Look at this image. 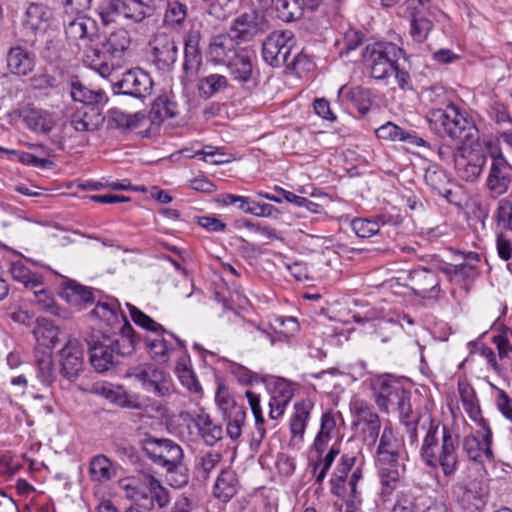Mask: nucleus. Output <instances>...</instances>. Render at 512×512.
<instances>
[{
	"label": "nucleus",
	"mask_w": 512,
	"mask_h": 512,
	"mask_svg": "<svg viewBox=\"0 0 512 512\" xmlns=\"http://www.w3.org/2000/svg\"><path fill=\"white\" fill-rule=\"evenodd\" d=\"M83 339L88 346L89 361L98 373H104L113 368L118 357L133 354L140 336L129 322L121 326L120 333L109 335L101 330L86 331Z\"/></svg>",
	"instance_id": "1"
},
{
	"label": "nucleus",
	"mask_w": 512,
	"mask_h": 512,
	"mask_svg": "<svg viewBox=\"0 0 512 512\" xmlns=\"http://www.w3.org/2000/svg\"><path fill=\"white\" fill-rule=\"evenodd\" d=\"M420 448V455L431 468H441L445 477L455 475L459 467V437L437 420L430 419Z\"/></svg>",
	"instance_id": "2"
},
{
	"label": "nucleus",
	"mask_w": 512,
	"mask_h": 512,
	"mask_svg": "<svg viewBox=\"0 0 512 512\" xmlns=\"http://www.w3.org/2000/svg\"><path fill=\"white\" fill-rule=\"evenodd\" d=\"M130 43L131 38L125 29L113 31L102 39L96 34L95 41L86 46L83 62L102 77H108L122 66Z\"/></svg>",
	"instance_id": "3"
},
{
	"label": "nucleus",
	"mask_w": 512,
	"mask_h": 512,
	"mask_svg": "<svg viewBox=\"0 0 512 512\" xmlns=\"http://www.w3.org/2000/svg\"><path fill=\"white\" fill-rule=\"evenodd\" d=\"M432 121L440 124L445 134L451 139L459 140L461 145H476L479 142V130L474 120L454 104L433 111Z\"/></svg>",
	"instance_id": "4"
},
{
	"label": "nucleus",
	"mask_w": 512,
	"mask_h": 512,
	"mask_svg": "<svg viewBox=\"0 0 512 512\" xmlns=\"http://www.w3.org/2000/svg\"><path fill=\"white\" fill-rule=\"evenodd\" d=\"M403 55V49L392 42H374L362 50L361 62L373 78L383 80L392 74Z\"/></svg>",
	"instance_id": "5"
},
{
	"label": "nucleus",
	"mask_w": 512,
	"mask_h": 512,
	"mask_svg": "<svg viewBox=\"0 0 512 512\" xmlns=\"http://www.w3.org/2000/svg\"><path fill=\"white\" fill-rule=\"evenodd\" d=\"M376 394V402L386 411H397L400 419L409 417L412 409L410 404V392L403 385L390 379H378L373 387Z\"/></svg>",
	"instance_id": "6"
},
{
	"label": "nucleus",
	"mask_w": 512,
	"mask_h": 512,
	"mask_svg": "<svg viewBox=\"0 0 512 512\" xmlns=\"http://www.w3.org/2000/svg\"><path fill=\"white\" fill-rule=\"evenodd\" d=\"M487 162V155L476 145H459L454 155V165L458 176L466 181L473 182L480 177Z\"/></svg>",
	"instance_id": "7"
},
{
	"label": "nucleus",
	"mask_w": 512,
	"mask_h": 512,
	"mask_svg": "<svg viewBox=\"0 0 512 512\" xmlns=\"http://www.w3.org/2000/svg\"><path fill=\"white\" fill-rule=\"evenodd\" d=\"M141 447L154 464L165 469L177 468L184 457L182 448L170 439L149 436L141 440Z\"/></svg>",
	"instance_id": "8"
},
{
	"label": "nucleus",
	"mask_w": 512,
	"mask_h": 512,
	"mask_svg": "<svg viewBox=\"0 0 512 512\" xmlns=\"http://www.w3.org/2000/svg\"><path fill=\"white\" fill-rule=\"evenodd\" d=\"M380 432V420L370 407L354 402V441L371 451Z\"/></svg>",
	"instance_id": "9"
},
{
	"label": "nucleus",
	"mask_w": 512,
	"mask_h": 512,
	"mask_svg": "<svg viewBox=\"0 0 512 512\" xmlns=\"http://www.w3.org/2000/svg\"><path fill=\"white\" fill-rule=\"evenodd\" d=\"M295 44L291 31H274L263 42L262 56L272 67L291 65L289 57Z\"/></svg>",
	"instance_id": "10"
},
{
	"label": "nucleus",
	"mask_w": 512,
	"mask_h": 512,
	"mask_svg": "<svg viewBox=\"0 0 512 512\" xmlns=\"http://www.w3.org/2000/svg\"><path fill=\"white\" fill-rule=\"evenodd\" d=\"M59 374L74 383L86 368L84 348L77 339H69L58 352Z\"/></svg>",
	"instance_id": "11"
},
{
	"label": "nucleus",
	"mask_w": 512,
	"mask_h": 512,
	"mask_svg": "<svg viewBox=\"0 0 512 512\" xmlns=\"http://www.w3.org/2000/svg\"><path fill=\"white\" fill-rule=\"evenodd\" d=\"M152 86L149 74L140 68H134L123 73L121 79L112 83V91L114 94L142 99L150 95Z\"/></svg>",
	"instance_id": "12"
},
{
	"label": "nucleus",
	"mask_w": 512,
	"mask_h": 512,
	"mask_svg": "<svg viewBox=\"0 0 512 512\" xmlns=\"http://www.w3.org/2000/svg\"><path fill=\"white\" fill-rule=\"evenodd\" d=\"M511 184L512 166L501 153L492 155L485 184L491 197L498 198L506 194Z\"/></svg>",
	"instance_id": "13"
},
{
	"label": "nucleus",
	"mask_w": 512,
	"mask_h": 512,
	"mask_svg": "<svg viewBox=\"0 0 512 512\" xmlns=\"http://www.w3.org/2000/svg\"><path fill=\"white\" fill-rule=\"evenodd\" d=\"M78 390L104 397L110 403L125 409H141L137 396L130 395L122 386L107 382H96L91 387L77 386Z\"/></svg>",
	"instance_id": "14"
},
{
	"label": "nucleus",
	"mask_w": 512,
	"mask_h": 512,
	"mask_svg": "<svg viewBox=\"0 0 512 512\" xmlns=\"http://www.w3.org/2000/svg\"><path fill=\"white\" fill-rule=\"evenodd\" d=\"M483 434L480 437L476 435H467L463 438L462 449L467 458L474 462L482 461V458L492 459V431L486 421H482Z\"/></svg>",
	"instance_id": "15"
},
{
	"label": "nucleus",
	"mask_w": 512,
	"mask_h": 512,
	"mask_svg": "<svg viewBox=\"0 0 512 512\" xmlns=\"http://www.w3.org/2000/svg\"><path fill=\"white\" fill-rule=\"evenodd\" d=\"M409 286L414 294L421 297H434L440 292V282L436 272L428 268H416L408 272Z\"/></svg>",
	"instance_id": "16"
},
{
	"label": "nucleus",
	"mask_w": 512,
	"mask_h": 512,
	"mask_svg": "<svg viewBox=\"0 0 512 512\" xmlns=\"http://www.w3.org/2000/svg\"><path fill=\"white\" fill-rule=\"evenodd\" d=\"M228 32L236 44L249 42L263 33L262 21L254 12L244 13L234 19Z\"/></svg>",
	"instance_id": "17"
},
{
	"label": "nucleus",
	"mask_w": 512,
	"mask_h": 512,
	"mask_svg": "<svg viewBox=\"0 0 512 512\" xmlns=\"http://www.w3.org/2000/svg\"><path fill=\"white\" fill-rule=\"evenodd\" d=\"M6 61L10 73L26 76L34 70L35 54L20 45H15L9 48Z\"/></svg>",
	"instance_id": "18"
},
{
	"label": "nucleus",
	"mask_w": 512,
	"mask_h": 512,
	"mask_svg": "<svg viewBox=\"0 0 512 512\" xmlns=\"http://www.w3.org/2000/svg\"><path fill=\"white\" fill-rule=\"evenodd\" d=\"M201 34L198 30H191L185 37L183 69L187 76L197 75L202 65V53L200 49Z\"/></svg>",
	"instance_id": "19"
},
{
	"label": "nucleus",
	"mask_w": 512,
	"mask_h": 512,
	"mask_svg": "<svg viewBox=\"0 0 512 512\" xmlns=\"http://www.w3.org/2000/svg\"><path fill=\"white\" fill-rule=\"evenodd\" d=\"M236 40L230 33L215 35L211 38L207 48V57L215 64H226L238 51Z\"/></svg>",
	"instance_id": "20"
},
{
	"label": "nucleus",
	"mask_w": 512,
	"mask_h": 512,
	"mask_svg": "<svg viewBox=\"0 0 512 512\" xmlns=\"http://www.w3.org/2000/svg\"><path fill=\"white\" fill-rule=\"evenodd\" d=\"M233 80L248 83L253 77V63L251 52L246 48H239L232 58L225 64Z\"/></svg>",
	"instance_id": "21"
},
{
	"label": "nucleus",
	"mask_w": 512,
	"mask_h": 512,
	"mask_svg": "<svg viewBox=\"0 0 512 512\" xmlns=\"http://www.w3.org/2000/svg\"><path fill=\"white\" fill-rule=\"evenodd\" d=\"M176 43L167 36L158 37L152 50L153 63L159 70L169 71L177 60Z\"/></svg>",
	"instance_id": "22"
},
{
	"label": "nucleus",
	"mask_w": 512,
	"mask_h": 512,
	"mask_svg": "<svg viewBox=\"0 0 512 512\" xmlns=\"http://www.w3.org/2000/svg\"><path fill=\"white\" fill-rule=\"evenodd\" d=\"M399 443L391 427H384L376 450L379 465H394L398 463Z\"/></svg>",
	"instance_id": "23"
},
{
	"label": "nucleus",
	"mask_w": 512,
	"mask_h": 512,
	"mask_svg": "<svg viewBox=\"0 0 512 512\" xmlns=\"http://www.w3.org/2000/svg\"><path fill=\"white\" fill-rule=\"evenodd\" d=\"M20 117L28 129L36 133L49 134L56 126L53 116L44 110L25 108Z\"/></svg>",
	"instance_id": "24"
},
{
	"label": "nucleus",
	"mask_w": 512,
	"mask_h": 512,
	"mask_svg": "<svg viewBox=\"0 0 512 512\" xmlns=\"http://www.w3.org/2000/svg\"><path fill=\"white\" fill-rule=\"evenodd\" d=\"M65 34L71 41H81L79 46H83L85 51L86 46L95 41V23L88 18L77 17L67 24Z\"/></svg>",
	"instance_id": "25"
},
{
	"label": "nucleus",
	"mask_w": 512,
	"mask_h": 512,
	"mask_svg": "<svg viewBox=\"0 0 512 512\" xmlns=\"http://www.w3.org/2000/svg\"><path fill=\"white\" fill-rule=\"evenodd\" d=\"M192 421L198 430V435L206 445L214 446L218 441L222 439V426L215 423L210 415L203 409L194 415Z\"/></svg>",
	"instance_id": "26"
},
{
	"label": "nucleus",
	"mask_w": 512,
	"mask_h": 512,
	"mask_svg": "<svg viewBox=\"0 0 512 512\" xmlns=\"http://www.w3.org/2000/svg\"><path fill=\"white\" fill-rule=\"evenodd\" d=\"M145 120L146 115L142 112L126 114L117 108H113L108 111L107 126L110 129L123 131L134 130L141 127Z\"/></svg>",
	"instance_id": "27"
},
{
	"label": "nucleus",
	"mask_w": 512,
	"mask_h": 512,
	"mask_svg": "<svg viewBox=\"0 0 512 512\" xmlns=\"http://www.w3.org/2000/svg\"><path fill=\"white\" fill-rule=\"evenodd\" d=\"M452 493L465 509H478L483 504V491L476 482L469 485L457 483L453 486Z\"/></svg>",
	"instance_id": "28"
},
{
	"label": "nucleus",
	"mask_w": 512,
	"mask_h": 512,
	"mask_svg": "<svg viewBox=\"0 0 512 512\" xmlns=\"http://www.w3.org/2000/svg\"><path fill=\"white\" fill-rule=\"evenodd\" d=\"M91 313L110 327H115L120 324L123 326L128 322L126 316L120 311L119 302L116 299L98 302Z\"/></svg>",
	"instance_id": "29"
},
{
	"label": "nucleus",
	"mask_w": 512,
	"mask_h": 512,
	"mask_svg": "<svg viewBox=\"0 0 512 512\" xmlns=\"http://www.w3.org/2000/svg\"><path fill=\"white\" fill-rule=\"evenodd\" d=\"M70 95L74 101L86 105L102 104L108 100L103 90H91L83 85L77 77H72L70 80Z\"/></svg>",
	"instance_id": "30"
},
{
	"label": "nucleus",
	"mask_w": 512,
	"mask_h": 512,
	"mask_svg": "<svg viewBox=\"0 0 512 512\" xmlns=\"http://www.w3.org/2000/svg\"><path fill=\"white\" fill-rule=\"evenodd\" d=\"M89 474L94 482H108L112 480L117 470L112 461L104 454L93 456L89 463Z\"/></svg>",
	"instance_id": "31"
},
{
	"label": "nucleus",
	"mask_w": 512,
	"mask_h": 512,
	"mask_svg": "<svg viewBox=\"0 0 512 512\" xmlns=\"http://www.w3.org/2000/svg\"><path fill=\"white\" fill-rule=\"evenodd\" d=\"M177 115V103L170 100L166 95H161L153 102L146 118H148L152 124L159 125L166 119L174 118Z\"/></svg>",
	"instance_id": "32"
},
{
	"label": "nucleus",
	"mask_w": 512,
	"mask_h": 512,
	"mask_svg": "<svg viewBox=\"0 0 512 512\" xmlns=\"http://www.w3.org/2000/svg\"><path fill=\"white\" fill-rule=\"evenodd\" d=\"M123 17L134 23H140L154 13L153 0H123Z\"/></svg>",
	"instance_id": "33"
},
{
	"label": "nucleus",
	"mask_w": 512,
	"mask_h": 512,
	"mask_svg": "<svg viewBox=\"0 0 512 512\" xmlns=\"http://www.w3.org/2000/svg\"><path fill=\"white\" fill-rule=\"evenodd\" d=\"M238 479L232 470H223L218 475L213 487V495L223 502H228L237 493Z\"/></svg>",
	"instance_id": "34"
},
{
	"label": "nucleus",
	"mask_w": 512,
	"mask_h": 512,
	"mask_svg": "<svg viewBox=\"0 0 512 512\" xmlns=\"http://www.w3.org/2000/svg\"><path fill=\"white\" fill-rule=\"evenodd\" d=\"M175 373L181 384L190 392L195 394L202 392L201 384L196 374L191 369L190 357L188 355H183L177 359Z\"/></svg>",
	"instance_id": "35"
},
{
	"label": "nucleus",
	"mask_w": 512,
	"mask_h": 512,
	"mask_svg": "<svg viewBox=\"0 0 512 512\" xmlns=\"http://www.w3.org/2000/svg\"><path fill=\"white\" fill-rule=\"evenodd\" d=\"M34 337L40 346L54 348L58 342L59 329L47 318H38L33 329Z\"/></svg>",
	"instance_id": "36"
},
{
	"label": "nucleus",
	"mask_w": 512,
	"mask_h": 512,
	"mask_svg": "<svg viewBox=\"0 0 512 512\" xmlns=\"http://www.w3.org/2000/svg\"><path fill=\"white\" fill-rule=\"evenodd\" d=\"M35 357L37 378L45 386H51L56 380L52 353L46 350H36Z\"/></svg>",
	"instance_id": "37"
},
{
	"label": "nucleus",
	"mask_w": 512,
	"mask_h": 512,
	"mask_svg": "<svg viewBox=\"0 0 512 512\" xmlns=\"http://www.w3.org/2000/svg\"><path fill=\"white\" fill-rule=\"evenodd\" d=\"M51 17L49 8L42 4H30L22 20L23 26L33 32L41 29V26L48 22Z\"/></svg>",
	"instance_id": "38"
},
{
	"label": "nucleus",
	"mask_w": 512,
	"mask_h": 512,
	"mask_svg": "<svg viewBox=\"0 0 512 512\" xmlns=\"http://www.w3.org/2000/svg\"><path fill=\"white\" fill-rule=\"evenodd\" d=\"M223 420L226 423V432L231 440H237L242 433V427L246 419V408L243 405L234 407L232 410L223 413Z\"/></svg>",
	"instance_id": "39"
},
{
	"label": "nucleus",
	"mask_w": 512,
	"mask_h": 512,
	"mask_svg": "<svg viewBox=\"0 0 512 512\" xmlns=\"http://www.w3.org/2000/svg\"><path fill=\"white\" fill-rule=\"evenodd\" d=\"M341 460V464L337 467L336 472L331 478L332 493L338 497H344L346 493V483L352 490V478L348 480V472L352 467V458L345 455Z\"/></svg>",
	"instance_id": "40"
},
{
	"label": "nucleus",
	"mask_w": 512,
	"mask_h": 512,
	"mask_svg": "<svg viewBox=\"0 0 512 512\" xmlns=\"http://www.w3.org/2000/svg\"><path fill=\"white\" fill-rule=\"evenodd\" d=\"M311 408L312 404L308 401L295 404V412L290 421V431L294 438L302 439Z\"/></svg>",
	"instance_id": "41"
},
{
	"label": "nucleus",
	"mask_w": 512,
	"mask_h": 512,
	"mask_svg": "<svg viewBox=\"0 0 512 512\" xmlns=\"http://www.w3.org/2000/svg\"><path fill=\"white\" fill-rule=\"evenodd\" d=\"M228 87V79L224 75L211 74L199 81L198 89L201 97H212Z\"/></svg>",
	"instance_id": "42"
},
{
	"label": "nucleus",
	"mask_w": 512,
	"mask_h": 512,
	"mask_svg": "<svg viewBox=\"0 0 512 512\" xmlns=\"http://www.w3.org/2000/svg\"><path fill=\"white\" fill-rule=\"evenodd\" d=\"M497 231L512 233V201L502 198L497 203L494 215Z\"/></svg>",
	"instance_id": "43"
},
{
	"label": "nucleus",
	"mask_w": 512,
	"mask_h": 512,
	"mask_svg": "<svg viewBox=\"0 0 512 512\" xmlns=\"http://www.w3.org/2000/svg\"><path fill=\"white\" fill-rule=\"evenodd\" d=\"M123 0H101L97 13L104 25L116 22L122 13Z\"/></svg>",
	"instance_id": "44"
},
{
	"label": "nucleus",
	"mask_w": 512,
	"mask_h": 512,
	"mask_svg": "<svg viewBox=\"0 0 512 512\" xmlns=\"http://www.w3.org/2000/svg\"><path fill=\"white\" fill-rule=\"evenodd\" d=\"M275 10L277 17L285 22L297 20L304 13L298 0H276Z\"/></svg>",
	"instance_id": "45"
},
{
	"label": "nucleus",
	"mask_w": 512,
	"mask_h": 512,
	"mask_svg": "<svg viewBox=\"0 0 512 512\" xmlns=\"http://www.w3.org/2000/svg\"><path fill=\"white\" fill-rule=\"evenodd\" d=\"M458 392L464 410L472 419H476L480 414V408L473 387L468 383L460 382L458 384Z\"/></svg>",
	"instance_id": "46"
},
{
	"label": "nucleus",
	"mask_w": 512,
	"mask_h": 512,
	"mask_svg": "<svg viewBox=\"0 0 512 512\" xmlns=\"http://www.w3.org/2000/svg\"><path fill=\"white\" fill-rule=\"evenodd\" d=\"M220 460L221 455L219 453L213 452H207L197 457V462L195 465V474L197 479L200 481H206Z\"/></svg>",
	"instance_id": "47"
},
{
	"label": "nucleus",
	"mask_w": 512,
	"mask_h": 512,
	"mask_svg": "<svg viewBox=\"0 0 512 512\" xmlns=\"http://www.w3.org/2000/svg\"><path fill=\"white\" fill-rule=\"evenodd\" d=\"M126 306L129 309L131 319L136 325L154 333H167V330L161 324L154 321L150 316L146 315L136 306L130 303H126Z\"/></svg>",
	"instance_id": "48"
},
{
	"label": "nucleus",
	"mask_w": 512,
	"mask_h": 512,
	"mask_svg": "<svg viewBox=\"0 0 512 512\" xmlns=\"http://www.w3.org/2000/svg\"><path fill=\"white\" fill-rule=\"evenodd\" d=\"M424 177L427 185L437 193L450 183L449 175L438 165L429 166L425 171Z\"/></svg>",
	"instance_id": "49"
},
{
	"label": "nucleus",
	"mask_w": 512,
	"mask_h": 512,
	"mask_svg": "<svg viewBox=\"0 0 512 512\" xmlns=\"http://www.w3.org/2000/svg\"><path fill=\"white\" fill-rule=\"evenodd\" d=\"M147 479V485L151 493L149 508L153 507L154 501L157 503L159 508L166 507L170 501L168 490L164 488L161 482L154 476L148 475Z\"/></svg>",
	"instance_id": "50"
},
{
	"label": "nucleus",
	"mask_w": 512,
	"mask_h": 512,
	"mask_svg": "<svg viewBox=\"0 0 512 512\" xmlns=\"http://www.w3.org/2000/svg\"><path fill=\"white\" fill-rule=\"evenodd\" d=\"M144 344L147 351L155 360H164L171 349L167 340L163 338V334L157 333V338H144Z\"/></svg>",
	"instance_id": "51"
},
{
	"label": "nucleus",
	"mask_w": 512,
	"mask_h": 512,
	"mask_svg": "<svg viewBox=\"0 0 512 512\" xmlns=\"http://www.w3.org/2000/svg\"><path fill=\"white\" fill-rule=\"evenodd\" d=\"M187 17V7L185 4L173 0L168 1L164 22L168 25L176 26L181 25Z\"/></svg>",
	"instance_id": "52"
},
{
	"label": "nucleus",
	"mask_w": 512,
	"mask_h": 512,
	"mask_svg": "<svg viewBox=\"0 0 512 512\" xmlns=\"http://www.w3.org/2000/svg\"><path fill=\"white\" fill-rule=\"evenodd\" d=\"M410 34L414 41L418 43L424 42L433 27V23L425 17H417L415 14L410 20Z\"/></svg>",
	"instance_id": "53"
},
{
	"label": "nucleus",
	"mask_w": 512,
	"mask_h": 512,
	"mask_svg": "<svg viewBox=\"0 0 512 512\" xmlns=\"http://www.w3.org/2000/svg\"><path fill=\"white\" fill-rule=\"evenodd\" d=\"M10 271L12 277L15 280L25 284L26 287L30 286L31 288L35 289L42 285L40 280L37 277L32 276L30 270L21 263H14Z\"/></svg>",
	"instance_id": "54"
},
{
	"label": "nucleus",
	"mask_w": 512,
	"mask_h": 512,
	"mask_svg": "<svg viewBox=\"0 0 512 512\" xmlns=\"http://www.w3.org/2000/svg\"><path fill=\"white\" fill-rule=\"evenodd\" d=\"M67 297H75V302H83L85 304L93 302V293L91 289L78 284L76 281H69L65 288Z\"/></svg>",
	"instance_id": "55"
},
{
	"label": "nucleus",
	"mask_w": 512,
	"mask_h": 512,
	"mask_svg": "<svg viewBox=\"0 0 512 512\" xmlns=\"http://www.w3.org/2000/svg\"><path fill=\"white\" fill-rule=\"evenodd\" d=\"M397 464L388 465V467H384L381 465L380 467V478L383 486V493L389 494L396 486V483L399 480V472L396 468Z\"/></svg>",
	"instance_id": "56"
},
{
	"label": "nucleus",
	"mask_w": 512,
	"mask_h": 512,
	"mask_svg": "<svg viewBox=\"0 0 512 512\" xmlns=\"http://www.w3.org/2000/svg\"><path fill=\"white\" fill-rule=\"evenodd\" d=\"M215 401L222 414L232 410L234 407L240 406L230 396L228 389L223 384H219L217 387Z\"/></svg>",
	"instance_id": "57"
},
{
	"label": "nucleus",
	"mask_w": 512,
	"mask_h": 512,
	"mask_svg": "<svg viewBox=\"0 0 512 512\" xmlns=\"http://www.w3.org/2000/svg\"><path fill=\"white\" fill-rule=\"evenodd\" d=\"M167 472V481L174 488H181L188 483L187 469L183 466L182 462L177 465V468L165 469Z\"/></svg>",
	"instance_id": "58"
},
{
	"label": "nucleus",
	"mask_w": 512,
	"mask_h": 512,
	"mask_svg": "<svg viewBox=\"0 0 512 512\" xmlns=\"http://www.w3.org/2000/svg\"><path fill=\"white\" fill-rule=\"evenodd\" d=\"M507 233L508 232L497 231L496 234L497 254L504 261H508L512 258V241Z\"/></svg>",
	"instance_id": "59"
},
{
	"label": "nucleus",
	"mask_w": 512,
	"mask_h": 512,
	"mask_svg": "<svg viewBox=\"0 0 512 512\" xmlns=\"http://www.w3.org/2000/svg\"><path fill=\"white\" fill-rule=\"evenodd\" d=\"M165 372L154 365H145L135 370L134 376L143 386L151 383L153 379L160 378Z\"/></svg>",
	"instance_id": "60"
},
{
	"label": "nucleus",
	"mask_w": 512,
	"mask_h": 512,
	"mask_svg": "<svg viewBox=\"0 0 512 512\" xmlns=\"http://www.w3.org/2000/svg\"><path fill=\"white\" fill-rule=\"evenodd\" d=\"M34 302L40 309L56 314L55 300L48 290H34Z\"/></svg>",
	"instance_id": "61"
},
{
	"label": "nucleus",
	"mask_w": 512,
	"mask_h": 512,
	"mask_svg": "<svg viewBox=\"0 0 512 512\" xmlns=\"http://www.w3.org/2000/svg\"><path fill=\"white\" fill-rule=\"evenodd\" d=\"M11 154L16 155L18 161L22 164L32 167L47 168L53 164V162L47 158H39L28 152L11 151Z\"/></svg>",
	"instance_id": "62"
},
{
	"label": "nucleus",
	"mask_w": 512,
	"mask_h": 512,
	"mask_svg": "<svg viewBox=\"0 0 512 512\" xmlns=\"http://www.w3.org/2000/svg\"><path fill=\"white\" fill-rule=\"evenodd\" d=\"M379 230L378 224L362 218H354V233L359 238H368Z\"/></svg>",
	"instance_id": "63"
},
{
	"label": "nucleus",
	"mask_w": 512,
	"mask_h": 512,
	"mask_svg": "<svg viewBox=\"0 0 512 512\" xmlns=\"http://www.w3.org/2000/svg\"><path fill=\"white\" fill-rule=\"evenodd\" d=\"M144 388L157 396H166L170 392L169 376L165 373L161 375L160 378L153 379L152 382L145 385Z\"/></svg>",
	"instance_id": "64"
}]
</instances>
